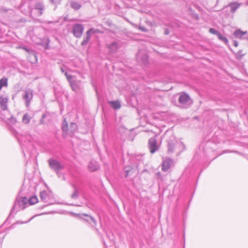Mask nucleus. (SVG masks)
<instances>
[{"label":"nucleus","instance_id":"obj_2","mask_svg":"<svg viewBox=\"0 0 248 248\" xmlns=\"http://www.w3.org/2000/svg\"><path fill=\"white\" fill-rule=\"evenodd\" d=\"M48 162L51 169L54 170L59 177V171L64 168V165L59 161L53 158H50Z\"/></svg>","mask_w":248,"mask_h":248},{"label":"nucleus","instance_id":"obj_11","mask_svg":"<svg viewBox=\"0 0 248 248\" xmlns=\"http://www.w3.org/2000/svg\"><path fill=\"white\" fill-rule=\"evenodd\" d=\"M71 186L73 189V192L71 195V198L73 199H77L78 197L80 188L76 184H72Z\"/></svg>","mask_w":248,"mask_h":248},{"label":"nucleus","instance_id":"obj_32","mask_svg":"<svg viewBox=\"0 0 248 248\" xmlns=\"http://www.w3.org/2000/svg\"><path fill=\"white\" fill-rule=\"evenodd\" d=\"M244 54L242 53V50H239L236 53V57L238 59H240Z\"/></svg>","mask_w":248,"mask_h":248},{"label":"nucleus","instance_id":"obj_38","mask_svg":"<svg viewBox=\"0 0 248 248\" xmlns=\"http://www.w3.org/2000/svg\"><path fill=\"white\" fill-rule=\"evenodd\" d=\"M125 171H126V176H127L128 175V173H129V170H125Z\"/></svg>","mask_w":248,"mask_h":248},{"label":"nucleus","instance_id":"obj_23","mask_svg":"<svg viewBox=\"0 0 248 248\" xmlns=\"http://www.w3.org/2000/svg\"><path fill=\"white\" fill-rule=\"evenodd\" d=\"M8 85V79L7 78H2L0 79V90L3 87H7Z\"/></svg>","mask_w":248,"mask_h":248},{"label":"nucleus","instance_id":"obj_40","mask_svg":"<svg viewBox=\"0 0 248 248\" xmlns=\"http://www.w3.org/2000/svg\"><path fill=\"white\" fill-rule=\"evenodd\" d=\"M157 175L158 177H159L160 176V175H161V173L160 172H158L157 173Z\"/></svg>","mask_w":248,"mask_h":248},{"label":"nucleus","instance_id":"obj_3","mask_svg":"<svg viewBox=\"0 0 248 248\" xmlns=\"http://www.w3.org/2000/svg\"><path fill=\"white\" fill-rule=\"evenodd\" d=\"M78 217L81 220L85 222L91 227L95 228V230L98 232V229L95 228L97 223L93 217L86 214H80L78 215Z\"/></svg>","mask_w":248,"mask_h":248},{"label":"nucleus","instance_id":"obj_27","mask_svg":"<svg viewBox=\"0 0 248 248\" xmlns=\"http://www.w3.org/2000/svg\"><path fill=\"white\" fill-rule=\"evenodd\" d=\"M217 37L220 41L223 42L225 44H227L228 43V40L227 38L223 36L220 32L218 34Z\"/></svg>","mask_w":248,"mask_h":248},{"label":"nucleus","instance_id":"obj_35","mask_svg":"<svg viewBox=\"0 0 248 248\" xmlns=\"http://www.w3.org/2000/svg\"><path fill=\"white\" fill-rule=\"evenodd\" d=\"M72 75H69L68 76H67V77L66 78L67 80L69 81L70 84H71V81H73L74 80H72Z\"/></svg>","mask_w":248,"mask_h":248},{"label":"nucleus","instance_id":"obj_4","mask_svg":"<svg viewBox=\"0 0 248 248\" xmlns=\"http://www.w3.org/2000/svg\"><path fill=\"white\" fill-rule=\"evenodd\" d=\"M28 203V199L26 197H21L16 202L14 206L13 207L10 214L13 212H17L20 209H24L26 205Z\"/></svg>","mask_w":248,"mask_h":248},{"label":"nucleus","instance_id":"obj_28","mask_svg":"<svg viewBox=\"0 0 248 248\" xmlns=\"http://www.w3.org/2000/svg\"><path fill=\"white\" fill-rule=\"evenodd\" d=\"M87 31L89 32L91 34L96 33H102L103 32L102 31H100L99 29L94 28H91L90 30H89Z\"/></svg>","mask_w":248,"mask_h":248},{"label":"nucleus","instance_id":"obj_12","mask_svg":"<svg viewBox=\"0 0 248 248\" xmlns=\"http://www.w3.org/2000/svg\"><path fill=\"white\" fill-rule=\"evenodd\" d=\"M8 99L6 98L0 97V105L1 109L2 110H5L7 109Z\"/></svg>","mask_w":248,"mask_h":248},{"label":"nucleus","instance_id":"obj_10","mask_svg":"<svg viewBox=\"0 0 248 248\" xmlns=\"http://www.w3.org/2000/svg\"><path fill=\"white\" fill-rule=\"evenodd\" d=\"M71 87L72 90L75 92H78L81 88V82L80 80H74L71 81Z\"/></svg>","mask_w":248,"mask_h":248},{"label":"nucleus","instance_id":"obj_29","mask_svg":"<svg viewBox=\"0 0 248 248\" xmlns=\"http://www.w3.org/2000/svg\"><path fill=\"white\" fill-rule=\"evenodd\" d=\"M88 167L91 171H94L97 169V166L96 164H94L93 162L90 163Z\"/></svg>","mask_w":248,"mask_h":248},{"label":"nucleus","instance_id":"obj_44","mask_svg":"<svg viewBox=\"0 0 248 248\" xmlns=\"http://www.w3.org/2000/svg\"><path fill=\"white\" fill-rule=\"evenodd\" d=\"M2 43V42L0 41V43Z\"/></svg>","mask_w":248,"mask_h":248},{"label":"nucleus","instance_id":"obj_26","mask_svg":"<svg viewBox=\"0 0 248 248\" xmlns=\"http://www.w3.org/2000/svg\"><path fill=\"white\" fill-rule=\"evenodd\" d=\"M40 197L41 200L45 202L47 197V193L46 191L45 190L41 191L40 193Z\"/></svg>","mask_w":248,"mask_h":248},{"label":"nucleus","instance_id":"obj_14","mask_svg":"<svg viewBox=\"0 0 248 248\" xmlns=\"http://www.w3.org/2000/svg\"><path fill=\"white\" fill-rule=\"evenodd\" d=\"M109 51L111 53H114L116 51L118 48V43L116 42L112 43L111 44L108 46Z\"/></svg>","mask_w":248,"mask_h":248},{"label":"nucleus","instance_id":"obj_16","mask_svg":"<svg viewBox=\"0 0 248 248\" xmlns=\"http://www.w3.org/2000/svg\"><path fill=\"white\" fill-rule=\"evenodd\" d=\"M109 104L114 109H119L121 108V104L119 101H109Z\"/></svg>","mask_w":248,"mask_h":248},{"label":"nucleus","instance_id":"obj_5","mask_svg":"<svg viewBox=\"0 0 248 248\" xmlns=\"http://www.w3.org/2000/svg\"><path fill=\"white\" fill-rule=\"evenodd\" d=\"M178 102L182 107L187 108L192 104V100L187 93H183L180 94Z\"/></svg>","mask_w":248,"mask_h":248},{"label":"nucleus","instance_id":"obj_24","mask_svg":"<svg viewBox=\"0 0 248 248\" xmlns=\"http://www.w3.org/2000/svg\"><path fill=\"white\" fill-rule=\"evenodd\" d=\"M77 129V125L74 123H71L69 129L68 128L69 134H73Z\"/></svg>","mask_w":248,"mask_h":248},{"label":"nucleus","instance_id":"obj_33","mask_svg":"<svg viewBox=\"0 0 248 248\" xmlns=\"http://www.w3.org/2000/svg\"><path fill=\"white\" fill-rule=\"evenodd\" d=\"M51 2L55 5H57L60 3L62 0H50Z\"/></svg>","mask_w":248,"mask_h":248},{"label":"nucleus","instance_id":"obj_25","mask_svg":"<svg viewBox=\"0 0 248 248\" xmlns=\"http://www.w3.org/2000/svg\"><path fill=\"white\" fill-rule=\"evenodd\" d=\"M38 202V198L37 196H33L31 197L29 199H28V203L30 205L34 204Z\"/></svg>","mask_w":248,"mask_h":248},{"label":"nucleus","instance_id":"obj_17","mask_svg":"<svg viewBox=\"0 0 248 248\" xmlns=\"http://www.w3.org/2000/svg\"><path fill=\"white\" fill-rule=\"evenodd\" d=\"M137 58L138 60L141 59L144 63H146L148 60V57L146 54H144L142 55L140 51H139L137 55Z\"/></svg>","mask_w":248,"mask_h":248},{"label":"nucleus","instance_id":"obj_8","mask_svg":"<svg viewBox=\"0 0 248 248\" xmlns=\"http://www.w3.org/2000/svg\"><path fill=\"white\" fill-rule=\"evenodd\" d=\"M148 147L151 154L155 153L158 149L156 140L155 138H151L148 140Z\"/></svg>","mask_w":248,"mask_h":248},{"label":"nucleus","instance_id":"obj_42","mask_svg":"<svg viewBox=\"0 0 248 248\" xmlns=\"http://www.w3.org/2000/svg\"><path fill=\"white\" fill-rule=\"evenodd\" d=\"M31 219H31H30V220H29L28 221L25 222V223H28V222H29Z\"/></svg>","mask_w":248,"mask_h":248},{"label":"nucleus","instance_id":"obj_34","mask_svg":"<svg viewBox=\"0 0 248 248\" xmlns=\"http://www.w3.org/2000/svg\"><path fill=\"white\" fill-rule=\"evenodd\" d=\"M139 29H140V31H143V32H147V31H148V30H147V29H146L145 27H141V26H140V27H139Z\"/></svg>","mask_w":248,"mask_h":248},{"label":"nucleus","instance_id":"obj_15","mask_svg":"<svg viewBox=\"0 0 248 248\" xmlns=\"http://www.w3.org/2000/svg\"><path fill=\"white\" fill-rule=\"evenodd\" d=\"M70 6L75 10H78L81 7L80 3L74 0L70 1Z\"/></svg>","mask_w":248,"mask_h":248},{"label":"nucleus","instance_id":"obj_39","mask_svg":"<svg viewBox=\"0 0 248 248\" xmlns=\"http://www.w3.org/2000/svg\"><path fill=\"white\" fill-rule=\"evenodd\" d=\"M64 75H65V76L66 77V78L67 77V76H68L69 75H68V74H67V72H65V73H64Z\"/></svg>","mask_w":248,"mask_h":248},{"label":"nucleus","instance_id":"obj_21","mask_svg":"<svg viewBox=\"0 0 248 248\" xmlns=\"http://www.w3.org/2000/svg\"><path fill=\"white\" fill-rule=\"evenodd\" d=\"M35 8L37 10H39V14L41 15L42 14V11L44 9V5L41 3H37L35 5Z\"/></svg>","mask_w":248,"mask_h":248},{"label":"nucleus","instance_id":"obj_30","mask_svg":"<svg viewBox=\"0 0 248 248\" xmlns=\"http://www.w3.org/2000/svg\"><path fill=\"white\" fill-rule=\"evenodd\" d=\"M10 10H11V9H7L4 6H0V13L5 14L7 13Z\"/></svg>","mask_w":248,"mask_h":248},{"label":"nucleus","instance_id":"obj_43","mask_svg":"<svg viewBox=\"0 0 248 248\" xmlns=\"http://www.w3.org/2000/svg\"><path fill=\"white\" fill-rule=\"evenodd\" d=\"M167 134H167V133H165V135H166V136H167Z\"/></svg>","mask_w":248,"mask_h":248},{"label":"nucleus","instance_id":"obj_20","mask_svg":"<svg viewBox=\"0 0 248 248\" xmlns=\"http://www.w3.org/2000/svg\"><path fill=\"white\" fill-rule=\"evenodd\" d=\"M31 117L28 113L25 114L22 118V121L24 124H28L30 122Z\"/></svg>","mask_w":248,"mask_h":248},{"label":"nucleus","instance_id":"obj_18","mask_svg":"<svg viewBox=\"0 0 248 248\" xmlns=\"http://www.w3.org/2000/svg\"><path fill=\"white\" fill-rule=\"evenodd\" d=\"M240 6V4L237 2L231 3L229 5V6L231 8V11L232 13L235 12Z\"/></svg>","mask_w":248,"mask_h":248},{"label":"nucleus","instance_id":"obj_9","mask_svg":"<svg viewBox=\"0 0 248 248\" xmlns=\"http://www.w3.org/2000/svg\"><path fill=\"white\" fill-rule=\"evenodd\" d=\"M173 160L170 158H165L163 159L162 165V170L164 171H167L169 170L171 166L173 164Z\"/></svg>","mask_w":248,"mask_h":248},{"label":"nucleus","instance_id":"obj_22","mask_svg":"<svg viewBox=\"0 0 248 248\" xmlns=\"http://www.w3.org/2000/svg\"><path fill=\"white\" fill-rule=\"evenodd\" d=\"M62 130L63 132L65 133H68V123L66 121V119L64 118L63 121L62 125Z\"/></svg>","mask_w":248,"mask_h":248},{"label":"nucleus","instance_id":"obj_36","mask_svg":"<svg viewBox=\"0 0 248 248\" xmlns=\"http://www.w3.org/2000/svg\"><path fill=\"white\" fill-rule=\"evenodd\" d=\"M234 46L236 47L238 46V43L237 41H234Z\"/></svg>","mask_w":248,"mask_h":248},{"label":"nucleus","instance_id":"obj_13","mask_svg":"<svg viewBox=\"0 0 248 248\" xmlns=\"http://www.w3.org/2000/svg\"><path fill=\"white\" fill-rule=\"evenodd\" d=\"M247 33V31H243L241 30L238 29L234 32L233 35L237 38L242 39L243 36Z\"/></svg>","mask_w":248,"mask_h":248},{"label":"nucleus","instance_id":"obj_19","mask_svg":"<svg viewBox=\"0 0 248 248\" xmlns=\"http://www.w3.org/2000/svg\"><path fill=\"white\" fill-rule=\"evenodd\" d=\"M91 37V34L88 31L86 33V37L84 39L83 41L81 42V45L82 46H85L90 41Z\"/></svg>","mask_w":248,"mask_h":248},{"label":"nucleus","instance_id":"obj_1","mask_svg":"<svg viewBox=\"0 0 248 248\" xmlns=\"http://www.w3.org/2000/svg\"><path fill=\"white\" fill-rule=\"evenodd\" d=\"M168 142V152L169 153H172L174 152L175 149L177 147H181V149L184 148V145L181 142L177 141L175 140V137L171 133L170 137L167 140Z\"/></svg>","mask_w":248,"mask_h":248},{"label":"nucleus","instance_id":"obj_7","mask_svg":"<svg viewBox=\"0 0 248 248\" xmlns=\"http://www.w3.org/2000/svg\"><path fill=\"white\" fill-rule=\"evenodd\" d=\"M84 31V27L81 24H76L73 28L74 35L77 38L81 37Z\"/></svg>","mask_w":248,"mask_h":248},{"label":"nucleus","instance_id":"obj_6","mask_svg":"<svg viewBox=\"0 0 248 248\" xmlns=\"http://www.w3.org/2000/svg\"><path fill=\"white\" fill-rule=\"evenodd\" d=\"M33 90L31 88H27L23 92L22 98L25 102L27 108L30 106L31 102L33 98Z\"/></svg>","mask_w":248,"mask_h":248},{"label":"nucleus","instance_id":"obj_37","mask_svg":"<svg viewBox=\"0 0 248 248\" xmlns=\"http://www.w3.org/2000/svg\"><path fill=\"white\" fill-rule=\"evenodd\" d=\"M169 33V32L168 30H166L165 31V34L166 35H167V34H168Z\"/></svg>","mask_w":248,"mask_h":248},{"label":"nucleus","instance_id":"obj_31","mask_svg":"<svg viewBox=\"0 0 248 248\" xmlns=\"http://www.w3.org/2000/svg\"><path fill=\"white\" fill-rule=\"evenodd\" d=\"M209 32L212 33V34H215L216 35H218V34L219 33V32L218 31H217L216 30L213 29V28H210L209 29Z\"/></svg>","mask_w":248,"mask_h":248},{"label":"nucleus","instance_id":"obj_41","mask_svg":"<svg viewBox=\"0 0 248 248\" xmlns=\"http://www.w3.org/2000/svg\"><path fill=\"white\" fill-rule=\"evenodd\" d=\"M61 71H62V72H64V69H63V68H61Z\"/></svg>","mask_w":248,"mask_h":248}]
</instances>
